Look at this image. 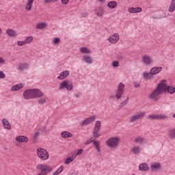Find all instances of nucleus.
Masks as SVG:
<instances>
[{
  "instance_id": "1",
  "label": "nucleus",
  "mask_w": 175,
  "mask_h": 175,
  "mask_svg": "<svg viewBox=\"0 0 175 175\" xmlns=\"http://www.w3.org/2000/svg\"><path fill=\"white\" fill-rule=\"evenodd\" d=\"M166 92V81H161L157 85L156 90L150 94V98L158 100V96Z\"/></svg>"
},
{
  "instance_id": "2",
  "label": "nucleus",
  "mask_w": 175,
  "mask_h": 175,
  "mask_svg": "<svg viewBox=\"0 0 175 175\" xmlns=\"http://www.w3.org/2000/svg\"><path fill=\"white\" fill-rule=\"evenodd\" d=\"M106 144L111 148H117L120 144V138L118 137H112L107 140Z\"/></svg>"
},
{
  "instance_id": "3",
  "label": "nucleus",
  "mask_w": 175,
  "mask_h": 175,
  "mask_svg": "<svg viewBox=\"0 0 175 175\" xmlns=\"http://www.w3.org/2000/svg\"><path fill=\"white\" fill-rule=\"evenodd\" d=\"M37 155L42 161H47V159L49 157V152L42 148H38L37 149Z\"/></svg>"
},
{
  "instance_id": "4",
  "label": "nucleus",
  "mask_w": 175,
  "mask_h": 175,
  "mask_svg": "<svg viewBox=\"0 0 175 175\" xmlns=\"http://www.w3.org/2000/svg\"><path fill=\"white\" fill-rule=\"evenodd\" d=\"M38 170H40V172L37 175H47V172H51V168L49 165L40 164L37 166Z\"/></svg>"
},
{
  "instance_id": "5",
  "label": "nucleus",
  "mask_w": 175,
  "mask_h": 175,
  "mask_svg": "<svg viewBox=\"0 0 175 175\" xmlns=\"http://www.w3.org/2000/svg\"><path fill=\"white\" fill-rule=\"evenodd\" d=\"M125 91V85L122 83H120L118 86V90L116 91V97L117 99H121V96H122L124 92Z\"/></svg>"
},
{
  "instance_id": "6",
  "label": "nucleus",
  "mask_w": 175,
  "mask_h": 175,
  "mask_svg": "<svg viewBox=\"0 0 175 175\" xmlns=\"http://www.w3.org/2000/svg\"><path fill=\"white\" fill-rule=\"evenodd\" d=\"M59 88L60 90H64L66 88L68 91H72L73 90V83H68V81H64L61 83Z\"/></svg>"
},
{
  "instance_id": "7",
  "label": "nucleus",
  "mask_w": 175,
  "mask_h": 175,
  "mask_svg": "<svg viewBox=\"0 0 175 175\" xmlns=\"http://www.w3.org/2000/svg\"><path fill=\"white\" fill-rule=\"evenodd\" d=\"M100 121L98 120L96 122L95 128L93 131V136L94 137H99L100 135L99 134V131H100Z\"/></svg>"
},
{
  "instance_id": "8",
  "label": "nucleus",
  "mask_w": 175,
  "mask_h": 175,
  "mask_svg": "<svg viewBox=\"0 0 175 175\" xmlns=\"http://www.w3.org/2000/svg\"><path fill=\"white\" fill-rule=\"evenodd\" d=\"M31 92L33 95V99L36 98H42L44 95L43 92H42L38 89H31Z\"/></svg>"
},
{
  "instance_id": "9",
  "label": "nucleus",
  "mask_w": 175,
  "mask_h": 175,
  "mask_svg": "<svg viewBox=\"0 0 175 175\" xmlns=\"http://www.w3.org/2000/svg\"><path fill=\"white\" fill-rule=\"evenodd\" d=\"M109 43L114 44V43H117L118 40H120V34L115 33L113 36H110L108 38Z\"/></svg>"
},
{
  "instance_id": "10",
  "label": "nucleus",
  "mask_w": 175,
  "mask_h": 175,
  "mask_svg": "<svg viewBox=\"0 0 175 175\" xmlns=\"http://www.w3.org/2000/svg\"><path fill=\"white\" fill-rule=\"evenodd\" d=\"M148 118L150 120H166L167 118V116L165 114H159V115H150L148 116Z\"/></svg>"
},
{
  "instance_id": "11",
  "label": "nucleus",
  "mask_w": 175,
  "mask_h": 175,
  "mask_svg": "<svg viewBox=\"0 0 175 175\" xmlns=\"http://www.w3.org/2000/svg\"><path fill=\"white\" fill-rule=\"evenodd\" d=\"M146 116V112H141L131 117L130 122H135V121H137V120H140Z\"/></svg>"
},
{
  "instance_id": "12",
  "label": "nucleus",
  "mask_w": 175,
  "mask_h": 175,
  "mask_svg": "<svg viewBox=\"0 0 175 175\" xmlns=\"http://www.w3.org/2000/svg\"><path fill=\"white\" fill-rule=\"evenodd\" d=\"M15 140L18 142V143H28V137L25 135H20L16 137Z\"/></svg>"
},
{
  "instance_id": "13",
  "label": "nucleus",
  "mask_w": 175,
  "mask_h": 175,
  "mask_svg": "<svg viewBox=\"0 0 175 175\" xmlns=\"http://www.w3.org/2000/svg\"><path fill=\"white\" fill-rule=\"evenodd\" d=\"M23 97L25 99H33L32 94V89L27 90L24 92Z\"/></svg>"
},
{
  "instance_id": "14",
  "label": "nucleus",
  "mask_w": 175,
  "mask_h": 175,
  "mask_svg": "<svg viewBox=\"0 0 175 175\" xmlns=\"http://www.w3.org/2000/svg\"><path fill=\"white\" fill-rule=\"evenodd\" d=\"M142 61L146 65H151L153 62L152 58L148 55L143 56Z\"/></svg>"
},
{
  "instance_id": "15",
  "label": "nucleus",
  "mask_w": 175,
  "mask_h": 175,
  "mask_svg": "<svg viewBox=\"0 0 175 175\" xmlns=\"http://www.w3.org/2000/svg\"><path fill=\"white\" fill-rule=\"evenodd\" d=\"M96 120V116H91L82 122V125H88Z\"/></svg>"
},
{
  "instance_id": "16",
  "label": "nucleus",
  "mask_w": 175,
  "mask_h": 175,
  "mask_svg": "<svg viewBox=\"0 0 175 175\" xmlns=\"http://www.w3.org/2000/svg\"><path fill=\"white\" fill-rule=\"evenodd\" d=\"M142 9L140 7H137V8H129L128 9V12L129 13H133V14H135V13H140L142 12Z\"/></svg>"
},
{
  "instance_id": "17",
  "label": "nucleus",
  "mask_w": 175,
  "mask_h": 175,
  "mask_svg": "<svg viewBox=\"0 0 175 175\" xmlns=\"http://www.w3.org/2000/svg\"><path fill=\"white\" fill-rule=\"evenodd\" d=\"M6 33L8 36H10L11 38H16V36H17V31L12 29H8L6 31Z\"/></svg>"
},
{
  "instance_id": "18",
  "label": "nucleus",
  "mask_w": 175,
  "mask_h": 175,
  "mask_svg": "<svg viewBox=\"0 0 175 175\" xmlns=\"http://www.w3.org/2000/svg\"><path fill=\"white\" fill-rule=\"evenodd\" d=\"M162 71V67H153L151 70H150V74L151 75H158V73H159V72Z\"/></svg>"
},
{
  "instance_id": "19",
  "label": "nucleus",
  "mask_w": 175,
  "mask_h": 175,
  "mask_svg": "<svg viewBox=\"0 0 175 175\" xmlns=\"http://www.w3.org/2000/svg\"><path fill=\"white\" fill-rule=\"evenodd\" d=\"M33 2H35V0H28L27 1V3L25 6V10H27V12H29L32 9Z\"/></svg>"
},
{
  "instance_id": "20",
  "label": "nucleus",
  "mask_w": 175,
  "mask_h": 175,
  "mask_svg": "<svg viewBox=\"0 0 175 175\" xmlns=\"http://www.w3.org/2000/svg\"><path fill=\"white\" fill-rule=\"evenodd\" d=\"M134 142L135 143H138L139 144H144V143H147V140L142 137H137Z\"/></svg>"
},
{
  "instance_id": "21",
  "label": "nucleus",
  "mask_w": 175,
  "mask_h": 175,
  "mask_svg": "<svg viewBox=\"0 0 175 175\" xmlns=\"http://www.w3.org/2000/svg\"><path fill=\"white\" fill-rule=\"evenodd\" d=\"M67 76H69V71L65 70L61 72L60 75L57 77V79L59 80H64V79H66Z\"/></svg>"
},
{
  "instance_id": "22",
  "label": "nucleus",
  "mask_w": 175,
  "mask_h": 175,
  "mask_svg": "<svg viewBox=\"0 0 175 175\" xmlns=\"http://www.w3.org/2000/svg\"><path fill=\"white\" fill-rule=\"evenodd\" d=\"M2 122L5 129H8V131H10V129H12V125L10 124L9 121H8V120L4 119L2 120Z\"/></svg>"
},
{
  "instance_id": "23",
  "label": "nucleus",
  "mask_w": 175,
  "mask_h": 175,
  "mask_svg": "<svg viewBox=\"0 0 175 175\" xmlns=\"http://www.w3.org/2000/svg\"><path fill=\"white\" fill-rule=\"evenodd\" d=\"M76 155H77L76 153H73L72 157H68L66 159L65 163L66 165H69V163H71V162H73V160L76 159Z\"/></svg>"
},
{
  "instance_id": "24",
  "label": "nucleus",
  "mask_w": 175,
  "mask_h": 175,
  "mask_svg": "<svg viewBox=\"0 0 175 175\" xmlns=\"http://www.w3.org/2000/svg\"><path fill=\"white\" fill-rule=\"evenodd\" d=\"M139 169L141 172H147L148 170V165L147 163H142L139 165Z\"/></svg>"
},
{
  "instance_id": "25",
  "label": "nucleus",
  "mask_w": 175,
  "mask_h": 175,
  "mask_svg": "<svg viewBox=\"0 0 175 175\" xmlns=\"http://www.w3.org/2000/svg\"><path fill=\"white\" fill-rule=\"evenodd\" d=\"M61 136H62V137H64V139H68L69 137H72L73 135H72V133H70L68 131H63L61 133Z\"/></svg>"
},
{
  "instance_id": "26",
  "label": "nucleus",
  "mask_w": 175,
  "mask_h": 175,
  "mask_svg": "<svg viewBox=\"0 0 175 175\" xmlns=\"http://www.w3.org/2000/svg\"><path fill=\"white\" fill-rule=\"evenodd\" d=\"M94 145L96 147V150H97L98 152H100V142L98 140L92 141Z\"/></svg>"
},
{
  "instance_id": "27",
  "label": "nucleus",
  "mask_w": 175,
  "mask_h": 175,
  "mask_svg": "<svg viewBox=\"0 0 175 175\" xmlns=\"http://www.w3.org/2000/svg\"><path fill=\"white\" fill-rule=\"evenodd\" d=\"M23 87H24V85L23 83H20L14 86H12L11 90L12 91H18V90H21Z\"/></svg>"
},
{
  "instance_id": "28",
  "label": "nucleus",
  "mask_w": 175,
  "mask_h": 175,
  "mask_svg": "<svg viewBox=\"0 0 175 175\" xmlns=\"http://www.w3.org/2000/svg\"><path fill=\"white\" fill-rule=\"evenodd\" d=\"M107 6L109 8V9H115V8H117V2L114 1H109L107 3Z\"/></svg>"
},
{
  "instance_id": "29",
  "label": "nucleus",
  "mask_w": 175,
  "mask_h": 175,
  "mask_svg": "<svg viewBox=\"0 0 175 175\" xmlns=\"http://www.w3.org/2000/svg\"><path fill=\"white\" fill-rule=\"evenodd\" d=\"M175 10V0H172L170 8H169V12L170 13H173Z\"/></svg>"
},
{
  "instance_id": "30",
  "label": "nucleus",
  "mask_w": 175,
  "mask_h": 175,
  "mask_svg": "<svg viewBox=\"0 0 175 175\" xmlns=\"http://www.w3.org/2000/svg\"><path fill=\"white\" fill-rule=\"evenodd\" d=\"M143 76L144 77V79H147L148 80H151V79H152L153 77V75L151 74V71H150V72H144Z\"/></svg>"
},
{
  "instance_id": "31",
  "label": "nucleus",
  "mask_w": 175,
  "mask_h": 175,
  "mask_svg": "<svg viewBox=\"0 0 175 175\" xmlns=\"http://www.w3.org/2000/svg\"><path fill=\"white\" fill-rule=\"evenodd\" d=\"M83 60L85 62H87V64H92V57L88 55H85L83 57Z\"/></svg>"
},
{
  "instance_id": "32",
  "label": "nucleus",
  "mask_w": 175,
  "mask_h": 175,
  "mask_svg": "<svg viewBox=\"0 0 175 175\" xmlns=\"http://www.w3.org/2000/svg\"><path fill=\"white\" fill-rule=\"evenodd\" d=\"M46 27H47V23H40L36 25V29H43V28H46Z\"/></svg>"
},
{
  "instance_id": "33",
  "label": "nucleus",
  "mask_w": 175,
  "mask_h": 175,
  "mask_svg": "<svg viewBox=\"0 0 175 175\" xmlns=\"http://www.w3.org/2000/svg\"><path fill=\"white\" fill-rule=\"evenodd\" d=\"M81 53H83V54H91V51L88 49L87 47H81L80 48Z\"/></svg>"
},
{
  "instance_id": "34",
  "label": "nucleus",
  "mask_w": 175,
  "mask_h": 175,
  "mask_svg": "<svg viewBox=\"0 0 175 175\" xmlns=\"http://www.w3.org/2000/svg\"><path fill=\"white\" fill-rule=\"evenodd\" d=\"M166 92L169 94H174L175 93V88H172V86H168L166 85Z\"/></svg>"
},
{
  "instance_id": "35",
  "label": "nucleus",
  "mask_w": 175,
  "mask_h": 175,
  "mask_svg": "<svg viewBox=\"0 0 175 175\" xmlns=\"http://www.w3.org/2000/svg\"><path fill=\"white\" fill-rule=\"evenodd\" d=\"M96 16H98V17H102L103 16V9L102 8H97L95 10Z\"/></svg>"
},
{
  "instance_id": "36",
  "label": "nucleus",
  "mask_w": 175,
  "mask_h": 175,
  "mask_svg": "<svg viewBox=\"0 0 175 175\" xmlns=\"http://www.w3.org/2000/svg\"><path fill=\"white\" fill-rule=\"evenodd\" d=\"M169 135L171 139H175V128L171 129L169 131Z\"/></svg>"
},
{
  "instance_id": "37",
  "label": "nucleus",
  "mask_w": 175,
  "mask_h": 175,
  "mask_svg": "<svg viewBox=\"0 0 175 175\" xmlns=\"http://www.w3.org/2000/svg\"><path fill=\"white\" fill-rule=\"evenodd\" d=\"M28 66H29V64H28V63H24L23 64H21L18 68L21 70H24V69H28Z\"/></svg>"
},
{
  "instance_id": "38",
  "label": "nucleus",
  "mask_w": 175,
  "mask_h": 175,
  "mask_svg": "<svg viewBox=\"0 0 175 175\" xmlns=\"http://www.w3.org/2000/svg\"><path fill=\"white\" fill-rule=\"evenodd\" d=\"M132 152L133 154H140V147L139 146H135L132 148Z\"/></svg>"
},
{
  "instance_id": "39",
  "label": "nucleus",
  "mask_w": 175,
  "mask_h": 175,
  "mask_svg": "<svg viewBox=\"0 0 175 175\" xmlns=\"http://www.w3.org/2000/svg\"><path fill=\"white\" fill-rule=\"evenodd\" d=\"M161 167L160 163H155L151 165V170H158Z\"/></svg>"
},
{
  "instance_id": "40",
  "label": "nucleus",
  "mask_w": 175,
  "mask_h": 175,
  "mask_svg": "<svg viewBox=\"0 0 175 175\" xmlns=\"http://www.w3.org/2000/svg\"><path fill=\"white\" fill-rule=\"evenodd\" d=\"M46 100H47V98L42 97L38 100V103L40 105H44V103H46Z\"/></svg>"
},
{
  "instance_id": "41",
  "label": "nucleus",
  "mask_w": 175,
  "mask_h": 175,
  "mask_svg": "<svg viewBox=\"0 0 175 175\" xmlns=\"http://www.w3.org/2000/svg\"><path fill=\"white\" fill-rule=\"evenodd\" d=\"M32 40H33V37H32V36L27 37L25 40V44H27L28 43H31V42H32Z\"/></svg>"
},
{
  "instance_id": "42",
  "label": "nucleus",
  "mask_w": 175,
  "mask_h": 175,
  "mask_svg": "<svg viewBox=\"0 0 175 175\" xmlns=\"http://www.w3.org/2000/svg\"><path fill=\"white\" fill-rule=\"evenodd\" d=\"M64 170V167H60L54 174L53 175H58Z\"/></svg>"
},
{
  "instance_id": "43",
  "label": "nucleus",
  "mask_w": 175,
  "mask_h": 175,
  "mask_svg": "<svg viewBox=\"0 0 175 175\" xmlns=\"http://www.w3.org/2000/svg\"><path fill=\"white\" fill-rule=\"evenodd\" d=\"M113 66L114 68H118V66H120V63L118 62V61H114L113 62Z\"/></svg>"
},
{
  "instance_id": "44",
  "label": "nucleus",
  "mask_w": 175,
  "mask_h": 175,
  "mask_svg": "<svg viewBox=\"0 0 175 175\" xmlns=\"http://www.w3.org/2000/svg\"><path fill=\"white\" fill-rule=\"evenodd\" d=\"M59 42H61V40H59V38H55L54 39L53 43L55 44H58V43H59Z\"/></svg>"
},
{
  "instance_id": "45",
  "label": "nucleus",
  "mask_w": 175,
  "mask_h": 175,
  "mask_svg": "<svg viewBox=\"0 0 175 175\" xmlns=\"http://www.w3.org/2000/svg\"><path fill=\"white\" fill-rule=\"evenodd\" d=\"M6 77V75L3 73V71H0V79H5Z\"/></svg>"
},
{
  "instance_id": "46",
  "label": "nucleus",
  "mask_w": 175,
  "mask_h": 175,
  "mask_svg": "<svg viewBox=\"0 0 175 175\" xmlns=\"http://www.w3.org/2000/svg\"><path fill=\"white\" fill-rule=\"evenodd\" d=\"M17 44L18 46H24V44H25V41H18Z\"/></svg>"
},
{
  "instance_id": "47",
  "label": "nucleus",
  "mask_w": 175,
  "mask_h": 175,
  "mask_svg": "<svg viewBox=\"0 0 175 175\" xmlns=\"http://www.w3.org/2000/svg\"><path fill=\"white\" fill-rule=\"evenodd\" d=\"M83 154V149H80L78 150V152L77 153H75L76 157H77V155H81Z\"/></svg>"
},
{
  "instance_id": "48",
  "label": "nucleus",
  "mask_w": 175,
  "mask_h": 175,
  "mask_svg": "<svg viewBox=\"0 0 175 175\" xmlns=\"http://www.w3.org/2000/svg\"><path fill=\"white\" fill-rule=\"evenodd\" d=\"M70 1V0H61L62 3L63 5H68V3H69Z\"/></svg>"
},
{
  "instance_id": "49",
  "label": "nucleus",
  "mask_w": 175,
  "mask_h": 175,
  "mask_svg": "<svg viewBox=\"0 0 175 175\" xmlns=\"http://www.w3.org/2000/svg\"><path fill=\"white\" fill-rule=\"evenodd\" d=\"M51 2H57L55 0H45L46 3H51Z\"/></svg>"
},
{
  "instance_id": "50",
  "label": "nucleus",
  "mask_w": 175,
  "mask_h": 175,
  "mask_svg": "<svg viewBox=\"0 0 175 175\" xmlns=\"http://www.w3.org/2000/svg\"><path fill=\"white\" fill-rule=\"evenodd\" d=\"M5 60L3 59V57H0V64H5Z\"/></svg>"
},
{
  "instance_id": "51",
  "label": "nucleus",
  "mask_w": 175,
  "mask_h": 175,
  "mask_svg": "<svg viewBox=\"0 0 175 175\" xmlns=\"http://www.w3.org/2000/svg\"><path fill=\"white\" fill-rule=\"evenodd\" d=\"M38 136H39V132L36 133L34 135V139H36V137H38Z\"/></svg>"
},
{
  "instance_id": "52",
  "label": "nucleus",
  "mask_w": 175,
  "mask_h": 175,
  "mask_svg": "<svg viewBox=\"0 0 175 175\" xmlns=\"http://www.w3.org/2000/svg\"><path fill=\"white\" fill-rule=\"evenodd\" d=\"M135 87L136 88H139V87H140V85H139V83H136V84L135 85Z\"/></svg>"
},
{
  "instance_id": "53",
  "label": "nucleus",
  "mask_w": 175,
  "mask_h": 175,
  "mask_svg": "<svg viewBox=\"0 0 175 175\" xmlns=\"http://www.w3.org/2000/svg\"><path fill=\"white\" fill-rule=\"evenodd\" d=\"M125 105H126V101L122 103V106H125Z\"/></svg>"
},
{
  "instance_id": "54",
  "label": "nucleus",
  "mask_w": 175,
  "mask_h": 175,
  "mask_svg": "<svg viewBox=\"0 0 175 175\" xmlns=\"http://www.w3.org/2000/svg\"><path fill=\"white\" fill-rule=\"evenodd\" d=\"M90 143H91V142L88 141V142H85V144H90Z\"/></svg>"
},
{
  "instance_id": "55",
  "label": "nucleus",
  "mask_w": 175,
  "mask_h": 175,
  "mask_svg": "<svg viewBox=\"0 0 175 175\" xmlns=\"http://www.w3.org/2000/svg\"><path fill=\"white\" fill-rule=\"evenodd\" d=\"M106 0H98L99 2H105Z\"/></svg>"
},
{
  "instance_id": "56",
  "label": "nucleus",
  "mask_w": 175,
  "mask_h": 175,
  "mask_svg": "<svg viewBox=\"0 0 175 175\" xmlns=\"http://www.w3.org/2000/svg\"><path fill=\"white\" fill-rule=\"evenodd\" d=\"M172 117L173 118H175V113L173 114Z\"/></svg>"
},
{
  "instance_id": "57",
  "label": "nucleus",
  "mask_w": 175,
  "mask_h": 175,
  "mask_svg": "<svg viewBox=\"0 0 175 175\" xmlns=\"http://www.w3.org/2000/svg\"><path fill=\"white\" fill-rule=\"evenodd\" d=\"M75 96H76V98H79V95L78 94H76Z\"/></svg>"
},
{
  "instance_id": "58",
  "label": "nucleus",
  "mask_w": 175,
  "mask_h": 175,
  "mask_svg": "<svg viewBox=\"0 0 175 175\" xmlns=\"http://www.w3.org/2000/svg\"><path fill=\"white\" fill-rule=\"evenodd\" d=\"M56 1H58V0H55Z\"/></svg>"
},
{
  "instance_id": "59",
  "label": "nucleus",
  "mask_w": 175,
  "mask_h": 175,
  "mask_svg": "<svg viewBox=\"0 0 175 175\" xmlns=\"http://www.w3.org/2000/svg\"><path fill=\"white\" fill-rule=\"evenodd\" d=\"M0 13H1V10H0Z\"/></svg>"
},
{
  "instance_id": "60",
  "label": "nucleus",
  "mask_w": 175,
  "mask_h": 175,
  "mask_svg": "<svg viewBox=\"0 0 175 175\" xmlns=\"http://www.w3.org/2000/svg\"><path fill=\"white\" fill-rule=\"evenodd\" d=\"M133 175H135V174H133Z\"/></svg>"
}]
</instances>
